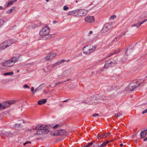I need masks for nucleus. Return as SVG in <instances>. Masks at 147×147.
<instances>
[{
	"label": "nucleus",
	"mask_w": 147,
	"mask_h": 147,
	"mask_svg": "<svg viewBox=\"0 0 147 147\" xmlns=\"http://www.w3.org/2000/svg\"><path fill=\"white\" fill-rule=\"evenodd\" d=\"M59 131H59V130L54 131L55 136H60Z\"/></svg>",
	"instance_id": "28"
},
{
	"label": "nucleus",
	"mask_w": 147,
	"mask_h": 147,
	"mask_svg": "<svg viewBox=\"0 0 147 147\" xmlns=\"http://www.w3.org/2000/svg\"><path fill=\"white\" fill-rule=\"evenodd\" d=\"M50 30L47 27H45L41 29L39 32V34L41 36H48L47 38H49L52 37L51 35L49 34Z\"/></svg>",
	"instance_id": "2"
},
{
	"label": "nucleus",
	"mask_w": 147,
	"mask_h": 147,
	"mask_svg": "<svg viewBox=\"0 0 147 147\" xmlns=\"http://www.w3.org/2000/svg\"><path fill=\"white\" fill-rule=\"evenodd\" d=\"M120 51L119 49H117L115 50L114 51L110 53L109 55V56H108V57H110L114 54H117L119 53Z\"/></svg>",
	"instance_id": "18"
},
{
	"label": "nucleus",
	"mask_w": 147,
	"mask_h": 147,
	"mask_svg": "<svg viewBox=\"0 0 147 147\" xmlns=\"http://www.w3.org/2000/svg\"><path fill=\"white\" fill-rule=\"evenodd\" d=\"M54 132V131H51L50 132V134L51 135L55 136Z\"/></svg>",
	"instance_id": "46"
},
{
	"label": "nucleus",
	"mask_w": 147,
	"mask_h": 147,
	"mask_svg": "<svg viewBox=\"0 0 147 147\" xmlns=\"http://www.w3.org/2000/svg\"><path fill=\"white\" fill-rule=\"evenodd\" d=\"M15 9V7L14 6H13L12 7L11 9V10L13 11V10H14Z\"/></svg>",
	"instance_id": "51"
},
{
	"label": "nucleus",
	"mask_w": 147,
	"mask_h": 147,
	"mask_svg": "<svg viewBox=\"0 0 147 147\" xmlns=\"http://www.w3.org/2000/svg\"><path fill=\"white\" fill-rule=\"evenodd\" d=\"M34 88L33 87H32L31 88V91L32 92H33L34 91Z\"/></svg>",
	"instance_id": "52"
},
{
	"label": "nucleus",
	"mask_w": 147,
	"mask_h": 147,
	"mask_svg": "<svg viewBox=\"0 0 147 147\" xmlns=\"http://www.w3.org/2000/svg\"><path fill=\"white\" fill-rule=\"evenodd\" d=\"M147 140V137L144 139V141H146Z\"/></svg>",
	"instance_id": "59"
},
{
	"label": "nucleus",
	"mask_w": 147,
	"mask_h": 147,
	"mask_svg": "<svg viewBox=\"0 0 147 147\" xmlns=\"http://www.w3.org/2000/svg\"><path fill=\"white\" fill-rule=\"evenodd\" d=\"M103 99L105 100H108L109 99V98L106 97H105L104 98H103Z\"/></svg>",
	"instance_id": "61"
},
{
	"label": "nucleus",
	"mask_w": 147,
	"mask_h": 147,
	"mask_svg": "<svg viewBox=\"0 0 147 147\" xmlns=\"http://www.w3.org/2000/svg\"><path fill=\"white\" fill-rule=\"evenodd\" d=\"M35 130V128H34L33 127H32L30 128H28L26 129V132L29 131H31L32 130Z\"/></svg>",
	"instance_id": "30"
},
{
	"label": "nucleus",
	"mask_w": 147,
	"mask_h": 147,
	"mask_svg": "<svg viewBox=\"0 0 147 147\" xmlns=\"http://www.w3.org/2000/svg\"><path fill=\"white\" fill-rule=\"evenodd\" d=\"M0 135L5 136L7 137H10L12 135V134L10 132H5L4 131H0Z\"/></svg>",
	"instance_id": "12"
},
{
	"label": "nucleus",
	"mask_w": 147,
	"mask_h": 147,
	"mask_svg": "<svg viewBox=\"0 0 147 147\" xmlns=\"http://www.w3.org/2000/svg\"><path fill=\"white\" fill-rule=\"evenodd\" d=\"M47 68L48 70L47 71V72H50L51 71V67L50 66L48 65L47 66Z\"/></svg>",
	"instance_id": "37"
},
{
	"label": "nucleus",
	"mask_w": 147,
	"mask_h": 147,
	"mask_svg": "<svg viewBox=\"0 0 147 147\" xmlns=\"http://www.w3.org/2000/svg\"><path fill=\"white\" fill-rule=\"evenodd\" d=\"M57 22L56 20H53V24H55L56 23H57Z\"/></svg>",
	"instance_id": "56"
},
{
	"label": "nucleus",
	"mask_w": 147,
	"mask_h": 147,
	"mask_svg": "<svg viewBox=\"0 0 147 147\" xmlns=\"http://www.w3.org/2000/svg\"><path fill=\"white\" fill-rule=\"evenodd\" d=\"M13 74V72H6L4 73L3 74L4 75H10V76H12Z\"/></svg>",
	"instance_id": "26"
},
{
	"label": "nucleus",
	"mask_w": 147,
	"mask_h": 147,
	"mask_svg": "<svg viewBox=\"0 0 147 147\" xmlns=\"http://www.w3.org/2000/svg\"><path fill=\"white\" fill-rule=\"evenodd\" d=\"M105 136V135H104V134H98L97 138L98 139H99V138H105V137H104Z\"/></svg>",
	"instance_id": "22"
},
{
	"label": "nucleus",
	"mask_w": 147,
	"mask_h": 147,
	"mask_svg": "<svg viewBox=\"0 0 147 147\" xmlns=\"http://www.w3.org/2000/svg\"><path fill=\"white\" fill-rule=\"evenodd\" d=\"M51 56V58H52V57H55L56 55V54L55 53H51L50 54Z\"/></svg>",
	"instance_id": "33"
},
{
	"label": "nucleus",
	"mask_w": 147,
	"mask_h": 147,
	"mask_svg": "<svg viewBox=\"0 0 147 147\" xmlns=\"http://www.w3.org/2000/svg\"><path fill=\"white\" fill-rule=\"evenodd\" d=\"M125 33L123 32V33L122 34H121L120 35H119V36L116 37L114 39V40L115 41V40H117L118 38V40H119V38L122 37V35H125Z\"/></svg>",
	"instance_id": "29"
},
{
	"label": "nucleus",
	"mask_w": 147,
	"mask_h": 147,
	"mask_svg": "<svg viewBox=\"0 0 147 147\" xmlns=\"http://www.w3.org/2000/svg\"><path fill=\"white\" fill-rule=\"evenodd\" d=\"M111 134V133L110 132H109L108 133H106L105 134H104V135H105V137H107V136H108L109 135H110Z\"/></svg>",
	"instance_id": "40"
},
{
	"label": "nucleus",
	"mask_w": 147,
	"mask_h": 147,
	"mask_svg": "<svg viewBox=\"0 0 147 147\" xmlns=\"http://www.w3.org/2000/svg\"><path fill=\"white\" fill-rule=\"evenodd\" d=\"M52 58H51V56L50 54L48 55L45 57V59L46 60H50Z\"/></svg>",
	"instance_id": "31"
},
{
	"label": "nucleus",
	"mask_w": 147,
	"mask_h": 147,
	"mask_svg": "<svg viewBox=\"0 0 147 147\" xmlns=\"http://www.w3.org/2000/svg\"><path fill=\"white\" fill-rule=\"evenodd\" d=\"M6 21H5L3 19H0V27L2 26L3 24Z\"/></svg>",
	"instance_id": "27"
},
{
	"label": "nucleus",
	"mask_w": 147,
	"mask_h": 147,
	"mask_svg": "<svg viewBox=\"0 0 147 147\" xmlns=\"http://www.w3.org/2000/svg\"><path fill=\"white\" fill-rule=\"evenodd\" d=\"M136 86L134 85V83L132 82L126 88V90L127 91H132L135 88V87Z\"/></svg>",
	"instance_id": "11"
},
{
	"label": "nucleus",
	"mask_w": 147,
	"mask_h": 147,
	"mask_svg": "<svg viewBox=\"0 0 147 147\" xmlns=\"http://www.w3.org/2000/svg\"><path fill=\"white\" fill-rule=\"evenodd\" d=\"M0 110H3L2 109V104L1 103H0Z\"/></svg>",
	"instance_id": "49"
},
{
	"label": "nucleus",
	"mask_w": 147,
	"mask_h": 147,
	"mask_svg": "<svg viewBox=\"0 0 147 147\" xmlns=\"http://www.w3.org/2000/svg\"><path fill=\"white\" fill-rule=\"evenodd\" d=\"M112 66H113L112 65L111 62L110 60H109L105 62L104 66V67L105 68H107L110 67Z\"/></svg>",
	"instance_id": "13"
},
{
	"label": "nucleus",
	"mask_w": 147,
	"mask_h": 147,
	"mask_svg": "<svg viewBox=\"0 0 147 147\" xmlns=\"http://www.w3.org/2000/svg\"><path fill=\"white\" fill-rule=\"evenodd\" d=\"M15 102L14 100H9L8 101L4 102L2 104V109H4L8 107L10 105L13 104Z\"/></svg>",
	"instance_id": "8"
},
{
	"label": "nucleus",
	"mask_w": 147,
	"mask_h": 147,
	"mask_svg": "<svg viewBox=\"0 0 147 147\" xmlns=\"http://www.w3.org/2000/svg\"><path fill=\"white\" fill-rule=\"evenodd\" d=\"M47 102V100L46 99H43L39 100L38 102V104L39 105H41L45 104Z\"/></svg>",
	"instance_id": "19"
},
{
	"label": "nucleus",
	"mask_w": 147,
	"mask_h": 147,
	"mask_svg": "<svg viewBox=\"0 0 147 147\" xmlns=\"http://www.w3.org/2000/svg\"><path fill=\"white\" fill-rule=\"evenodd\" d=\"M119 145L121 146V147H122L123 146V144H119Z\"/></svg>",
	"instance_id": "60"
},
{
	"label": "nucleus",
	"mask_w": 147,
	"mask_h": 147,
	"mask_svg": "<svg viewBox=\"0 0 147 147\" xmlns=\"http://www.w3.org/2000/svg\"><path fill=\"white\" fill-rule=\"evenodd\" d=\"M35 130H37L36 135H39L47 134L50 131L48 129L45 128L41 125H38L35 127Z\"/></svg>",
	"instance_id": "1"
},
{
	"label": "nucleus",
	"mask_w": 147,
	"mask_h": 147,
	"mask_svg": "<svg viewBox=\"0 0 147 147\" xmlns=\"http://www.w3.org/2000/svg\"><path fill=\"white\" fill-rule=\"evenodd\" d=\"M147 113V109H145L142 112V114H144L145 113Z\"/></svg>",
	"instance_id": "41"
},
{
	"label": "nucleus",
	"mask_w": 147,
	"mask_h": 147,
	"mask_svg": "<svg viewBox=\"0 0 147 147\" xmlns=\"http://www.w3.org/2000/svg\"><path fill=\"white\" fill-rule=\"evenodd\" d=\"M60 135H62L64 134L66 132V131L65 130L61 129L59 130Z\"/></svg>",
	"instance_id": "24"
},
{
	"label": "nucleus",
	"mask_w": 147,
	"mask_h": 147,
	"mask_svg": "<svg viewBox=\"0 0 147 147\" xmlns=\"http://www.w3.org/2000/svg\"><path fill=\"white\" fill-rule=\"evenodd\" d=\"M122 114L121 113L119 112L117 114H115V116L116 117H119Z\"/></svg>",
	"instance_id": "36"
},
{
	"label": "nucleus",
	"mask_w": 147,
	"mask_h": 147,
	"mask_svg": "<svg viewBox=\"0 0 147 147\" xmlns=\"http://www.w3.org/2000/svg\"><path fill=\"white\" fill-rule=\"evenodd\" d=\"M144 81L142 79H138L137 80H135L134 81H132L134 83V85L136 86L135 87L136 88H140L142 87L144 85Z\"/></svg>",
	"instance_id": "6"
},
{
	"label": "nucleus",
	"mask_w": 147,
	"mask_h": 147,
	"mask_svg": "<svg viewBox=\"0 0 147 147\" xmlns=\"http://www.w3.org/2000/svg\"><path fill=\"white\" fill-rule=\"evenodd\" d=\"M13 3V1H12L9 2L7 5V6L5 7V8L8 7L9 5H12Z\"/></svg>",
	"instance_id": "32"
},
{
	"label": "nucleus",
	"mask_w": 147,
	"mask_h": 147,
	"mask_svg": "<svg viewBox=\"0 0 147 147\" xmlns=\"http://www.w3.org/2000/svg\"><path fill=\"white\" fill-rule=\"evenodd\" d=\"M99 115L97 113H95L92 115V116L94 117H96V116H99Z\"/></svg>",
	"instance_id": "45"
},
{
	"label": "nucleus",
	"mask_w": 147,
	"mask_h": 147,
	"mask_svg": "<svg viewBox=\"0 0 147 147\" xmlns=\"http://www.w3.org/2000/svg\"><path fill=\"white\" fill-rule=\"evenodd\" d=\"M13 43L12 41L11 40H8L1 43L0 45V51L10 46Z\"/></svg>",
	"instance_id": "5"
},
{
	"label": "nucleus",
	"mask_w": 147,
	"mask_h": 147,
	"mask_svg": "<svg viewBox=\"0 0 147 147\" xmlns=\"http://www.w3.org/2000/svg\"><path fill=\"white\" fill-rule=\"evenodd\" d=\"M26 142V144H29V143L30 144L31 143V142L30 141H29Z\"/></svg>",
	"instance_id": "57"
},
{
	"label": "nucleus",
	"mask_w": 147,
	"mask_h": 147,
	"mask_svg": "<svg viewBox=\"0 0 147 147\" xmlns=\"http://www.w3.org/2000/svg\"><path fill=\"white\" fill-rule=\"evenodd\" d=\"M24 87L25 88H30L29 86L27 84H25L24 86Z\"/></svg>",
	"instance_id": "43"
},
{
	"label": "nucleus",
	"mask_w": 147,
	"mask_h": 147,
	"mask_svg": "<svg viewBox=\"0 0 147 147\" xmlns=\"http://www.w3.org/2000/svg\"><path fill=\"white\" fill-rule=\"evenodd\" d=\"M18 60V59L16 57H13L11 59L5 61L3 64V66L10 67L12 66Z\"/></svg>",
	"instance_id": "4"
},
{
	"label": "nucleus",
	"mask_w": 147,
	"mask_h": 147,
	"mask_svg": "<svg viewBox=\"0 0 147 147\" xmlns=\"http://www.w3.org/2000/svg\"><path fill=\"white\" fill-rule=\"evenodd\" d=\"M110 25L109 24H106L104 26L101 32L102 33L105 34L108 32L110 28Z\"/></svg>",
	"instance_id": "9"
},
{
	"label": "nucleus",
	"mask_w": 147,
	"mask_h": 147,
	"mask_svg": "<svg viewBox=\"0 0 147 147\" xmlns=\"http://www.w3.org/2000/svg\"><path fill=\"white\" fill-rule=\"evenodd\" d=\"M65 60L64 59H62L61 60L56 63H55L53 64L52 65V67L53 68H54L57 66L59 65L64 62H65Z\"/></svg>",
	"instance_id": "14"
},
{
	"label": "nucleus",
	"mask_w": 147,
	"mask_h": 147,
	"mask_svg": "<svg viewBox=\"0 0 147 147\" xmlns=\"http://www.w3.org/2000/svg\"><path fill=\"white\" fill-rule=\"evenodd\" d=\"M93 33V32L92 31H90L88 34V36H90L91 34H92Z\"/></svg>",
	"instance_id": "50"
},
{
	"label": "nucleus",
	"mask_w": 147,
	"mask_h": 147,
	"mask_svg": "<svg viewBox=\"0 0 147 147\" xmlns=\"http://www.w3.org/2000/svg\"><path fill=\"white\" fill-rule=\"evenodd\" d=\"M20 121H22V123H24L25 122L22 119H20Z\"/></svg>",
	"instance_id": "54"
},
{
	"label": "nucleus",
	"mask_w": 147,
	"mask_h": 147,
	"mask_svg": "<svg viewBox=\"0 0 147 147\" xmlns=\"http://www.w3.org/2000/svg\"><path fill=\"white\" fill-rule=\"evenodd\" d=\"M63 82H58L56 83L55 84V85H56V86H57V85H58V84H60V83H62Z\"/></svg>",
	"instance_id": "47"
},
{
	"label": "nucleus",
	"mask_w": 147,
	"mask_h": 147,
	"mask_svg": "<svg viewBox=\"0 0 147 147\" xmlns=\"http://www.w3.org/2000/svg\"><path fill=\"white\" fill-rule=\"evenodd\" d=\"M95 142V141L94 140L92 141L91 142L88 143L87 144L84 146V147H89L93 144V143Z\"/></svg>",
	"instance_id": "23"
},
{
	"label": "nucleus",
	"mask_w": 147,
	"mask_h": 147,
	"mask_svg": "<svg viewBox=\"0 0 147 147\" xmlns=\"http://www.w3.org/2000/svg\"><path fill=\"white\" fill-rule=\"evenodd\" d=\"M147 21V19L145 20L144 21L141 22H138L136 24L137 25V28H139L140 26L143 24L145 22Z\"/></svg>",
	"instance_id": "20"
},
{
	"label": "nucleus",
	"mask_w": 147,
	"mask_h": 147,
	"mask_svg": "<svg viewBox=\"0 0 147 147\" xmlns=\"http://www.w3.org/2000/svg\"><path fill=\"white\" fill-rule=\"evenodd\" d=\"M133 49L127 48L125 52L126 55L127 56L131 55L133 52Z\"/></svg>",
	"instance_id": "15"
},
{
	"label": "nucleus",
	"mask_w": 147,
	"mask_h": 147,
	"mask_svg": "<svg viewBox=\"0 0 147 147\" xmlns=\"http://www.w3.org/2000/svg\"><path fill=\"white\" fill-rule=\"evenodd\" d=\"M76 17L84 16L87 14V11L85 9H80L76 10Z\"/></svg>",
	"instance_id": "7"
},
{
	"label": "nucleus",
	"mask_w": 147,
	"mask_h": 147,
	"mask_svg": "<svg viewBox=\"0 0 147 147\" xmlns=\"http://www.w3.org/2000/svg\"><path fill=\"white\" fill-rule=\"evenodd\" d=\"M109 60L113 66L116 65L118 62V59L116 57H114L113 59H111Z\"/></svg>",
	"instance_id": "16"
},
{
	"label": "nucleus",
	"mask_w": 147,
	"mask_h": 147,
	"mask_svg": "<svg viewBox=\"0 0 147 147\" xmlns=\"http://www.w3.org/2000/svg\"><path fill=\"white\" fill-rule=\"evenodd\" d=\"M99 145V144H98V142H97L93 145V146H98Z\"/></svg>",
	"instance_id": "42"
},
{
	"label": "nucleus",
	"mask_w": 147,
	"mask_h": 147,
	"mask_svg": "<svg viewBox=\"0 0 147 147\" xmlns=\"http://www.w3.org/2000/svg\"><path fill=\"white\" fill-rule=\"evenodd\" d=\"M96 47H97L96 46L86 45L83 49V53L85 54H89L94 51Z\"/></svg>",
	"instance_id": "3"
},
{
	"label": "nucleus",
	"mask_w": 147,
	"mask_h": 147,
	"mask_svg": "<svg viewBox=\"0 0 147 147\" xmlns=\"http://www.w3.org/2000/svg\"><path fill=\"white\" fill-rule=\"evenodd\" d=\"M65 61H66L67 62H68L70 60L69 59H67V60H65Z\"/></svg>",
	"instance_id": "63"
},
{
	"label": "nucleus",
	"mask_w": 147,
	"mask_h": 147,
	"mask_svg": "<svg viewBox=\"0 0 147 147\" xmlns=\"http://www.w3.org/2000/svg\"><path fill=\"white\" fill-rule=\"evenodd\" d=\"M26 142H25V143H24L23 144V145H26Z\"/></svg>",
	"instance_id": "64"
},
{
	"label": "nucleus",
	"mask_w": 147,
	"mask_h": 147,
	"mask_svg": "<svg viewBox=\"0 0 147 147\" xmlns=\"http://www.w3.org/2000/svg\"><path fill=\"white\" fill-rule=\"evenodd\" d=\"M134 26L137 27L136 24H133V25H131V27H134Z\"/></svg>",
	"instance_id": "53"
},
{
	"label": "nucleus",
	"mask_w": 147,
	"mask_h": 147,
	"mask_svg": "<svg viewBox=\"0 0 147 147\" xmlns=\"http://www.w3.org/2000/svg\"><path fill=\"white\" fill-rule=\"evenodd\" d=\"M112 142L111 141H108L106 142H103V143H102L100 145V147H102L104 146H105L106 144H107L109 143L110 142Z\"/></svg>",
	"instance_id": "25"
},
{
	"label": "nucleus",
	"mask_w": 147,
	"mask_h": 147,
	"mask_svg": "<svg viewBox=\"0 0 147 147\" xmlns=\"http://www.w3.org/2000/svg\"><path fill=\"white\" fill-rule=\"evenodd\" d=\"M12 12V11L10 9H9V10H7L6 12L7 13H11Z\"/></svg>",
	"instance_id": "44"
},
{
	"label": "nucleus",
	"mask_w": 147,
	"mask_h": 147,
	"mask_svg": "<svg viewBox=\"0 0 147 147\" xmlns=\"http://www.w3.org/2000/svg\"><path fill=\"white\" fill-rule=\"evenodd\" d=\"M16 126H17L18 127H22V125H21V123H20L19 124H15Z\"/></svg>",
	"instance_id": "35"
},
{
	"label": "nucleus",
	"mask_w": 147,
	"mask_h": 147,
	"mask_svg": "<svg viewBox=\"0 0 147 147\" xmlns=\"http://www.w3.org/2000/svg\"><path fill=\"white\" fill-rule=\"evenodd\" d=\"M69 100V99H68L67 100H63V102H67Z\"/></svg>",
	"instance_id": "55"
},
{
	"label": "nucleus",
	"mask_w": 147,
	"mask_h": 147,
	"mask_svg": "<svg viewBox=\"0 0 147 147\" xmlns=\"http://www.w3.org/2000/svg\"><path fill=\"white\" fill-rule=\"evenodd\" d=\"M86 22L91 23L94 22V18L93 16H87L86 17L84 18Z\"/></svg>",
	"instance_id": "10"
},
{
	"label": "nucleus",
	"mask_w": 147,
	"mask_h": 147,
	"mask_svg": "<svg viewBox=\"0 0 147 147\" xmlns=\"http://www.w3.org/2000/svg\"><path fill=\"white\" fill-rule=\"evenodd\" d=\"M15 27V26H12V27H11L10 28V29L11 30H12V29H13V28H14V27Z\"/></svg>",
	"instance_id": "58"
},
{
	"label": "nucleus",
	"mask_w": 147,
	"mask_h": 147,
	"mask_svg": "<svg viewBox=\"0 0 147 147\" xmlns=\"http://www.w3.org/2000/svg\"><path fill=\"white\" fill-rule=\"evenodd\" d=\"M76 10L72 11L69 12L68 13V15H72L74 16H76Z\"/></svg>",
	"instance_id": "21"
},
{
	"label": "nucleus",
	"mask_w": 147,
	"mask_h": 147,
	"mask_svg": "<svg viewBox=\"0 0 147 147\" xmlns=\"http://www.w3.org/2000/svg\"><path fill=\"white\" fill-rule=\"evenodd\" d=\"M147 133V129L143 130L141 131L140 136L142 138H144L146 135Z\"/></svg>",
	"instance_id": "17"
},
{
	"label": "nucleus",
	"mask_w": 147,
	"mask_h": 147,
	"mask_svg": "<svg viewBox=\"0 0 147 147\" xmlns=\"http://www.w3.org/2000/svg\"><path fill=\"white\" fill-rule=\"evenodd\" d=\"M69 8L67 6L65 5L63 7V10H67Z\"/></svg>",
	"instance_id": "38"
},
{
	"label": "nucleus",
	"mask_w": 147,
	"mask_h": 147,
	"mask_svg": "<svg viewBox=\"0 0 147 147\" xmlns=\"http://www.w3.org/2000/svg\"><path fill=\"white\" fill-rule=\"evenodd\" d=\"M70 80V79H69V80H65V81H63V82H67V81H68V80Z\"/></svg>",
	"instance_id": "62"
},
{
	"label": "nucleus",
	"mask_w": 147,
	"mask_h": 147,
	"mask_svg": "<svg viewBox=\"0 0 147 147\" xmlns=\"http://www.w3.org/2000/svg\"><path fill=\"white\" fill-rule=\"evenodd\" d=\"M61 126V125H59L58 124H57L55 126H54L53 127V129H55Z\"/></svg>",
	"instance_id": "34"
},
{
	"label": "nucleus",
	"mask_w": 147,
	"mask_h": 147,
	"mask_svg": "<svg viewBox=\"0 0 147 147\" xmlns=\"http://www.w3.org/2000/svg\"><path fill=\"white\" fill-rule=\"evenodd\" d=\"M5 8H6L5 7V8H4L2 6H0V10H3V9H5Z\"/></svg>",
	"instance_id": "48"
},
{
	"label": "nucleus",
	"mask_w": 147,
	"mask_h": 147,
	"mask_svg": "<svg viewBox=\"0 0 147 147\" xmlns=\"http://www.w3.org/2000/svg\"><path fill=\"white\" fill-rule=\"evenodd\" d=\"M116 18V16L115 15L111 16L110 17V18L111 19H114Z\"/></svg>",
	"instance_id": "39"
}]
</instances>
